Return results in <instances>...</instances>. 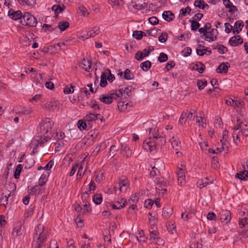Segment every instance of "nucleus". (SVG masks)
Here are the masks:
<instances>
[{
  "mask_svg": "<svg viewBox=\"0 0 248 248\" xmlns=\"http://www.w3.org/2000/svg\"><path fill=\"white\" fill-rule=\"evenodd\" d=\"M53 121L49 118H46L39 124L38 131L41 133V138L38 140L37 146H42L43 144L50 139L49 136L46 135L51 130L53 125Z\"/></svg>",
  "mask_w": 248,
  "mask_h": 248,
  "instance_id": "nucleus-1",
  "label": "nucleus"
},
{
  "mask_svg": "<svg viewBox=\"0 0 248 248\" xmlns=\"http://www.w3.org/2000/svg\"><path fill=\"white\" fill-rule=\"evenodd\" d=\"M47 233V231L45 230L43 225H37L35 228L32 248H42L46 241Z\"/></svg>",
  "mask_w": 248,
  "mask_h": 248,
  "instance_id": "nucleus-2",
  "label": "nucleus"
},
{
  "mask_svg": "<svg viewBox=\"0 0 248 248\" xmlns=\"http://www.w3.org/2000/svg\"><path fill=\"white\" fill-rule=\"evenodd\" d=\"M20 23L23 26L35 27L37 24L36 18L29 12H24Z\"/></svg>",
  "mask_w": 248,
  "mask_h": 248,
  "instance_id": "nucleus-3",
  "label": "nucleus"
},
{
  "mask_svg": "<svg viewBox=\"0 0 248 248\" xmlns=\"http://www.w3.org/2000/svg\"><path fill=\"white\" fill-rule=\"evenodd\" d=\"M129 187L128 180L125 177H121L119 180L118 187H114L115 193L119 195L121 192L125 193Z\"/></svg>",
  "mask_w": 248,
  "mask_h": 248,
  "instance_id": "nucleus-4",
  "label": "nucleus"
},
{
  "mask_svg": "<svg viewBox=\"0 0 248 248\" xmlns=\"http://www.w3.org/2000/svg\"><path fill=\"white\" fill-rule=\"evenodd\" d=\"M158 146L155 140L152 139V137L150 136L148 140L144 141L143 143V147L146 150H150V152L154 151L156 150V147Z\"/></svg>",
  "mask_w": 248,
  "mask_h": 248,
  "instance_id": "nucleus-5",
  "label": "nucleus"
},
{
  "mask_svg": "<svg viewBox=\"0 0 248 248\" xmlns=\"http://www.w3.org/2000/svg\"><path fill=\"white\" fill-rule=\"evenodd\" d=\"M100 116L99 114L95 113H89L84 117V120L87 122L88 125V128H91L93 123L98 119H100L101 121H102V118H99Z\"/></svg>",
  "mask_w": 248,
  "mask_h": 248,
  "instance_id": "nucleus-6",
  "label": "nucleus"
},
{
  "mask_svg": "<svg viewBox=\"0 0 248 248\" xmlns=\"http://www.w3.org/2000/svg\"><path fill=\"white\" fill-rule=\"evenodd\" d=\"M181 168H179L177 171L176 174L178 177V183L179 185L183 186L186 183L185 174L186 172L185 167L181 165Z\"/></svg>",
  "mask_w": 248,
  "mask_h": 248,
  "instance_id": "nucleus-7",
  "label": "nucleus"
},
{
  "mask_svg": "<svg viewBox=\"0 0 248 248\" xmlns=\"http://www.w3.org/2000/svg\"><path fill=\"white\" fill-rule=\"evenodd\" d=\"M220 219L222 222L227 223L231 219V212L228 210H222L220 213Z\"/></svg>",
  "mask_w": 248,
  "mask_h": 248,
  "instance_id": "nucleus-8",
  "label": "nucleus"
},
{
  "mask_svg": "<svg viewBox=\"0 0 248 248\" xmlns=\"http://www.w3.org/2000/svg\"><path fill=\"white\" fill-rule=\"evenodd\" d=\"M121 153L123 156L129 157L131 156L132 152L126 143H122L121 144Z\"/></svg>",
  "mask_w": 248,
  "mask_h": 248,
  "instance_id": "nucleus-9",
  "label": "nucleus"
},
{
  "mask_svg": "<svg viewBox=\"0 0 248 248\" xmlns=\"http://www.w3.org/2000/svg\"><path fill=\"white\" fill-rule=\"evenodd\" d=\"M8 16L14 20H17L20 19L21 20L23 16V14L19 10L15 11L13 9H11L8 12Z\"/></svg>",
  "mask_w": 248,
  "mask_h": 248,
  "instance_id": "nucleus-10",
  "label": "nucleus"
},
{
  "mask_svg": "<svg viewBox=\"0 0 248 248\" xmlns=\"http://www.w3.org/2000/svg\"><path fill=\"white\" fill-rule=\"evenodd\" d=\"M243 42V39L239 35L232 37L229 40V43L232 46H237L242 44Z\"/></svg>",
  "mask_w": 248,
  "mask_h": 248,
  "instance_id": "nucleus-11",
  "label": "nucleus"
},
{
  "mask_svg": "<svg viewBox=\"0 0 248 248\" xmlns=\"http://www.w3.org/2000/svg\"><path fill=\"white\" fill-rule=\"evenodd\" d=\"M100 32V28L97 26H95L89 31L86 33V39L89 37H93L95 35L98 34Z\"/></svg>",
  "mask_w": 248,
  "mask_h": 248,
  "instance_id": "nucleus-12",
  "label": "nucleus"
},
{
  "mask_svg": "<svg viewBox=\"0 0 248 248\" xmlns=\"http://www.w3.org/2000/svg\"><path fill=\"white\" fill-rule=\"evenodd\" d=\"M230 65L228 62H222L217 67L216 71L218 73H226Z\"/></svg>",
  "mask_w": 248,
  "mask_h": 248,
  "instance_id": "nucleus-13",
  "label": "nucleus"
},
{
  "mask_svg": "<svg viewBox=\"0 0 248 248\" xmlns=\"http://www.w3.org/2000/svg\"><path fill=\"white\" fill-rule=\"evenodd\" d=\"M22 233V223L19 222L17 223L16 226L14 228L12 234L14 236H20Z\"/></svg>",
  "mask_w": 248,
  "mask_h": 248,
  "instance_id": "nucleus-14",
  "label": "nucleus"
},
{
  "mask_svg": "<svg viewBox=\"0 0 248 248\" xmlns=\"http://www.w3.org/2000/svg\"><path fill=\"white\" fill-rule=\"evenodd\" d=\"M162 16L164 19L168 22L172 21L175 17L174 15L170 11H164L162 14Z\"/></svg>",
  "mask_w": 248,
  "mask_h": 248,
  "instance_id": "nucleus-15",
  "label": "nucleus"
},
{
  "mask_svg": "<svg viewBox=\"0 0 248 248\" xmlns=\"http://www.w3.org/2000/svg\"><path fill=\"white\" fill-rule=\"evenodd\" d=\"M226 104L228 105H231L233 107H239L240 106H242L244 105V102L242 101H237L232 99H229L226 100Z\"/></svg>",
  "mask_w": 248,
  "mask_h": 248,
  "instance_id": "nucleus-16",
  "label": "nucleus"
},
{
  "mask_svg": "<svg viewBox=\"0 0 248 248\" xmlns=\"http://www.w3.org/2000/svg\"><path fill=\"white\" fill-rule=\"evenodd\" d=\"M51 9L54 12L55 15L57 16L60 13L62 12L66 9V7L63 4L62 6L55 4L52 7Z\"/></svg>",
  "mask_w": 248,
  "mask_h": 248,
  "instance_id": "nucleus-17",
  "label": "nucleus"
},
{
  "mask_svg": "<svg viewBox=\"0 0 248 248\" xmlns=\"http://www.w3.org/2000/svg\"><path fill=\"white\" fill-rule=\"evenodd\" d=\"M170 141L171 142L172 148L175 150H178L180 144L179 139L176 137L173 136L170 140Z\"/></svg>",
  "mask_w": 248,
  "mask_h": 248,
  "instance_id": "nucleus-18",
  "label": "nucleus"
},
{
  "mask_svg": "<svg viewBox=\"0 0 248 248\" xmlns=\"http://www.w3.org/2000/svg\"><path fill=\"white\" fill-rule=\"evenodd\" d=\"M100 100L106 104H109L112 102V98L109 94H102L100 96Z\"/></svg>",
  "mask_w": 248,
  "mask_h": 248,
  "instance_id": "nucleus-19",
  "label": "nucleus"
},
{
  "mask_svg": "<svg viewBox=\"0 0 248 248\" xmlns=\"http://www.w3.org/2000/svg\"><path fill=\"white\" fill-rule=\"evenodd\" d=\"M149 137H152V139L154 140H157V138L161 135H159L158 130L156 129L155 128H149Z\"/></svg>",
  "mask_w": 248,
  "mask_h": 248,
  "instance_id": "nucleus-20",
  "label": "nucleus"
},
{
  "mask_svg": "<svg viewBox=\"0 0 248 248\" xmlns=\"http://www.w3.org/2000/svg\"><path fill=\"white\" fill-rule=\"evenodd\" d=\"M168 183L164 181L163 178L159 179L158 182L156 183V189L157 192L160 193V188H163L164 186H166L168 185Z\"/></svg>",
  "mask_w": 248,
  "mask_h": 248,
  "instance_id": "nucleus-21",
  "label": "nucleus"
},
{
  "mask_svg": "<svg viewBox=\"0 0 248 248\" xmlns=\"http://www.w3.org/2000/svg\"><path fill=\"white\" fill-rule=\"evenodd\" d=\"M194 6L202 9H208L209 5L203 0H197L194 2Z\"/></svg>",
  "mask_w": 248,
  "mask_h": 248,
  "instance_id": "nucleus-22",
  "label": "nucleus"
},
{
  "mask_svg": "<svg viewBox=\"0 0 248 248\" xmlns=\"http://www.w3.org/2000/svg\"><path fill=\"white\" fill-rule=\"evenodd\" d=\"M243 25V22L242 21L239 20L236 21L234 25V28L233 30V33H235V32L236 33H239L242 30V28Z\"/></svg>",
  "mask_w": 248,
  "mask_h": 248,
  "instance_id": "nucleus-23",
  "label": "nucleus"
},
{
  "mask_svg": "<svg viewBox=\"0 0 248 248\" xmlns=\"http://www.w3.org/2000/svg\"><path fill=\"white\" fill-rule=\"evenodd\" d=\"M49 176V172H46L42 174L41 176L39 179L38 184L39 186H44L47 180V178Z\"/></svg>",
  "mask_w": 248,
  "mask_h": 248,
  "instance_id": "nucleus-24",
  "label": "nucleus"
},
{
  "mask_svg": "<svg viewBox=\"0 0 248 248\" xmlns=\"http://www.w3.org/2000/svg\"><path fill=\"white\" fill-rule=\"evenodd\" d=\"M209 184V182L207 177L200 180L197 183V186L200 188H202Z\"/></svg>",
  "mask_w": 248,
  "mask_h": 248,
  "instance_id": "nucleus-25",
  "label": "nucleus"
},
{
  "mask_svg": "<svg viewBox=\"0 0 248 248\" xmlns=\"http://www.w3.org/2000/svg\"><path fill=\"white\" fill-rule=\"evenodd\" d=\"M78 127L80 130H84L88 128V123L84 120V118L83 120H79L78 122Z\"/></svg>",
  "mask_w": 248,
  "mask_h": 248,
  "instance_id": "nucleus-26",
  "label": "nucleus"
},
{
  "mask_svg": "<svg viewBox=\"0 0 248 248\" xmlns=\"http://www.w3.org/2000/svg\"><path fill=\"white\" fill-rule=\"evenodd\" d=\"M193 68L199 73L202 74L204 72L205 66L202 62H199L195 65Z\"/></svg>",
  "mask_w": 248,
  "mask_h": 248,
  "instance_id": "nucleus-27",
  "label": "nucleus"
},
{
  "mask_svg": "<svg viewBox=\"0 0 248 248\" xmlns=\"http://www.w3.org/2000/svg\"><path fill=\"white\" fill-rule=\"evenodd\" d=\"M146 33H145L142 31H135L133 32V37L137 40H141L143 36V35L146 36Z\"/></svg>",
  "mask_w": 248,
  "mask_h": 248,
  "instance_id": "nucleus-28",
  "label": "nucleus"
},
{
  "mask_svg": "<svg viewBox=\"0 0 248 248\" xmlns=\"http://www.w3.org/2000/svg\"><path fill=\"white\" fill-rule=\"evenodd\" d=\"M123 91L122 89L114 91L113 92L111 93H109V95L110 97L112 98L113 99H117L118 98H119L122 96Z\"/></svg>",
  "mask_w": 248,
  "mask_h": 248,
  "instance_id": "nucleus-29",
  "label": "nucleus"
},
{
  "mask_svg": "<svg viewBox=\"0 0 248 248\" xmlns=\"http://www.w3.org/2000/svg\"><path fill=\"white\" fill-rule=\"evenodd\" d=\"M152 65V63L149 61H146L140 64V67L144 71H147L151 68Z\"/></svg>",
  "mask_w": 248,
  "mask_h": 248,
  "instance_id": "nucleus-30",
  "label": "nucleus"
},
{
  "mask_svg": "<svg viewBox=\"0 0 248 248\" xmlns=\"http://www.w3.org/2000/svg\"><path fill=\"white\" fill-rule=\"evenodd\" d=\"M239 237L240 239H246L248 237V228H244L242 230L238 231Z\"/></svg>",
  "mask_w": 248,
  "mask_h": 248,
  "instance_id": "nucleus-31",
  "label": "nucleus"
},
{
  "mask_svg": "<svg viewBox=\"0 0 248 248\" xmlns=\"http://www.w3.org/2000/svg\"><path fill=\"white\" fill-rule=\"evenodd\" d=\"M101 80H100V85L102 87H105L107 84V77L106 76V73L104 72H103L101 75L100 77Z\"/></svg>",
  "mask_w": 248,
  "mask_h": 248,
  "instance_id": "nucleus-32",
  "label": "nucleus"
},
{
  "mask_svg": "<svg viewBox=\"0 0 248 248\" xmlns=\"http://www.w3.org/2000/svg\"><path fill=\"white\" fill-rule=\"evenodd\" d=\"M45 108L50 111H54L55 109L58 108L57 105L56 103H53L52 102L49 103H46L44 105Z\"/></svg>",
  "mask_w": 248,
  "mask_h": 248,
  "instance_id": "nucleus-33",
  "label": "nucleus"
},
{
  "mask_svg": "<svg viewBox=\"0 0 248 248\" xmlns=\"http://www.w3.org/2000/svg\"><path fill=\"white\" fill-rule=\"evenodd\" d=\"M20 4L32 6L35 3V0H17Z\"/></svg>",
  "mask_w": 248,
  "mask_h": 248,
  "instance_id": "nucleus-34",
  "label": "nucleus"
},
{
  "mask_svg": "<svg viewBox=\"0 0 248 248\" xmlns=\"http://www.w3.org/2000/svg\"><path fill=\"white\" fill-rule=\"evenodd\" d=\"M82 64L83 65V68L88 72H89V70L91 68L92 66V62L90 60L86 61L85 60H83L82 62Z\"/></svg>",
  "mask_w": 248,
  "mask_h": 248,
  "instance_id": "nucleus-35",
  "label": "nucleus"
},
{
  "mask_svg": "<svg viewBox=\"0 0 248 248\" xmlns=\"http://www.w3.org/2000/svg\"><path fill=\"white\" fill-rule=\"evenodd\" d=\"M235 177L242 180H247L248 179V172L246 173L244 171H241L236 173Z\"/></svg>",
  "mask_w": 248,
  "mask_h": 248,
  "instance_id": "nucleus-36",
  "label": "nucleus"
},
{
  "mask_svg": "<svg viewBox=\"0 0 248 248\" xmlns=\"http://www.w3.org/2000/svg\"><path fill=\"white\" fill-rule=\"evenodd\" d=\"M93 201L95 204L99 205L101 204L102 202V196L101 194H95L93 198Z\"/></svg>",
  "mask_w": 248,
  "mask_h": 248,
  "instance_id": "nucleus-37",
  "label": "nucleus"
},
{
  "mask_svg": "<svg viewBox=\"0 0 248 248\" xmlns=\"http://www.w3.org/2000/svg\"><path fill=\"white\" fill-rule=\"evenodd\" d=\"M134 75L131 72V71L127 68L124 72V78L127 80H130L134 78Z\"/></svg>",
  "mask_w": 248,
  "mask_h": 248,
  "instance_id": "nucleus-38",
  "label": "nucleus"
},
{
  "mask_svg": "<svg viewBox=\"0 0 248 248\" xmlns=\"http://www.w3.org/2000/svg\"><path fill=\"white\" fill-rule=\"evenodd\" d=\"M69 25L68 22L63 21L59 22L58 27L61 31H64L69 27Z\"/></svg>",
  "mask_w": 248,
  "mask_h": 248,
  "instance_id": "nucleus-39",
  "label": "nucleus"
},
{
  "mask_svg": "<svg viewBox=\"0 0 248 248\" xmlns=\"http://www.w3.org/2000/svg\"><path fill=\"white\" fill-rule=\"evenodd\" d=\"M105 72L106 73L107 79L109 82H112L115 80L114 75L111 73V71L109 69H107Z\"/></svg>",
  "mask_w": 248,
  "mask_h": 248,
  "instance_id": "nucleus-40",
  "label": "nucleus"
},
{
  "mask_svg": "<svg viewBox=\"0 0 248 248\" xmlns=\"http://www.w3.org/2000/svg\"><path fill=\"white\" fill-rule=\"evenodd\" d=\"M189 22L191 23V29L192 31H196L200 26L199 23L196 20L190 19Z\"/></svg>",
  "mask_w": 248,
  "mask_h": 248,
  "instance_id": "nucleus-41",
  "label": "nucleus"
},
{
  "mask_svg": "<svg viewBox=\"0 0 248 248\" xmlns=\"http://www.w3.org/2000/svg\"><path fill=\"white\" fill-rule=\"evenodd\" d=\"M240 131L242 135L248 137V124L243 123Z\"/></svg>",
  "mask_w": 248,
  "mask_h": 248,
  "instance_id": "nucleus-42",
  "label": "nucleus"
},
{
  "mask_svg": "<svg viewBox=\"0 0 248 248\" xmlns=\"http://www.w3.org/2000/svg\"><path fill=\"white\" fill-rule=\"evenodd\" d=\"M239 225L240 227L243 229V228H248V223L247 222V218L243 217L239 220Z\"/></svg>",
  "mask_w": 248,
  "mask_h": 248,
  "instance_id": "nucleus-43",
  "label": "nucleus"
},
{
  "mask_svg": "<svg viewBox=\"0 0 248 248\" xmlns=\"http://www.w3.org/2000/svg\"><path fill=\"white\" fill-rule=\"evenodd\" d=\"M207 84V82L205 79L198 80L197 81V86L200 90H202Z\"/></svg>",
  "mask_w": 248,
  "mask_h": 248,
  "instance_id": "nucleus-44",
  "label": "nucleus"
},
{
  "mask_svg": "<svg viewBox=\"0 0 248 248\" xmlns=\"http://www.w3.org/2000/svg\"><path fill=\"white\" fill-rule=\"evenodd\" d=\"M128 103H125L124 102L121 101L118 103V108L121 111H125L127 108Z\"/></svg>",
  "mask_w": 248,
  "mask_h": 248,
  "instance_id": "nucleus-45",
  "label": "nucleus"
},
{
  "mask_svg": "<svg viewBox=\"0 0 248 248\" xmlns=\"http://www.w3.org/2000/svg\"><path fill=\"white\" fill-rule=\"evenodd\" d=\"M239 131L235 132V131L232 132V136L234 143L238 144L240 142L241 140L239 136Z\"/></svg>",
  "mask_w": 248,
  "mask_h": 248,
  "instance_id": "nucleus-46",
  "label": "nucleus"
},
{
  "mask_svg": "<svg viewBox=\"0 0 248 248\" xmlns=\"http://www.w3.org/2000/svg\"><path fill=\"white\" fill-rule=\"evenodd\" d=\"M236 122L237 123L236 125L232 129V132L235 131V132H238V130H241L243 122L240 121V120L238 118L237 119Z\"/></svg>",
  "mask_w": 248,
  "mask_h": 248,
  "instance_id": "nucleus-47",
  "label": "nucleus"
},
{
  "mask_svg": "<svg viewBox=\"0 0 248 248\" xmlns=\"http://www.w3.org/2000/svg\"><path fill=\"white\" fill-rule=\"evenodd\" d=\"M145 52H143V51L142 52L141 51H138L135 55V58L137 61H141L144 59V57H146L144 56Z\"/></svg>",
  "mask_w": 248,
  "mask_h": 248,
  "instance_id": "nucleus-48",
  "label": "nucleus"
},
{
  "mask_svg": "<svg viewBox=\"0 0 248 248\" xmlns=\"http://www.w3.org/2000/svg\"><path fill=\"white\" fill-rule=\"evenodd\" d=\"M22 169V166L21 164H18L16 169L14 173V177L15 179H18L19 177L21 171Z\"/></svg>",
  "mask_w": 248,
  "mask_h": 248,
  "instance_id": "nucleus-49",
  "label": "nucleus"
},
{
  "mask_svg": "<svg viewBox=\"0 0 248 248\" xmlns=\"http://www.w3.org/2000/svg\"><path fill=\"white\" fill-rule=\"evenodd\" d=\"M41 186H39V185H38V186H35L31 187L30 189V193H31L32 194H36L37 193H38L39 194V192L42 190V188H41Z\"/></svg>",
  "mask_w": 248,
  "mask_h": 248,
  "instance_id": "nucleus-50",
  "label": "nucleus"
},
{
  "mask_svg": "<svg viewBox=\"0 0 248 248\" xmlns=\"http://www.w3.org/2000/svg\"><path fill=\"white\" fill-rule=\"evenodd\" d=\"M186 113L185 112H182L179 121V124L182 125L186 124Z\"/></svg>",
  "mask_w": 248,
  "mask_h": 248,
  "instance_id": "nucleus-51",
  "label": "nucleus"
},
{
  "mask_svg": "<svg viewBox=\"0 0 248 248\" xmlns=\"http://www.w3.org/2000/svg\"><path fill=\"white\" fill-rule=\"evenodd\" d=\"M168 60V56L167 54L163 52L160 53L159 57H158V61L160 62H166Z\"/></svg>",
  "mask_w": 248,
  "mask_h": 248,
  "instance_id": "nucleus-52",
  "label": "nucleus"
},
{
  "mask_svg": "<svg viewBox=\"0 0 248 248\" xmlns=\"http://www.w3.org/2000/svg\"><path fill=\"white\" fill-rule=\"evenodd\" d=\"M191 248H202V245L200 241H193L190 244Z\"/></svg>",
  "mask_w": 248,
  "mask_h": 248,
  "instance_id": "nucleus-53",
  "label": "nucleus"
},
{
  "mask_svg": "<svg viewBox=\"0 0 248 248\" xmlns=\"http://www.w3.org/2000/svg\"><path fill=\"white\" fill-rule=\"evenodd\" d=\"M158 232L155 230H153L152 231H150V240L152 241V242H154L156 237L157 236Z\"/></svg>",
  "mask_w": 248,
  "mask_h": 248,
  "instance_id": "nucleus-54",
  "label": "nucleus"
},
{
  "mask_svg": "<svg viewBox=\"0 0 248 248\" xmlns=\"http://www.w3.org/2000/svg\"><path fill=\"white\" fill-rule=\"evenodd\" d=\"M139 199V194H135L134 195H133L131 197L130 199L128 200V202L129 203H136L138 202Z\"/></svg>",
  "mask_w": 248,
  "mask_h": 248,
  "instance_id": "nucleus-55",
  "label": "nucleus"
},
{
  "mask_svg": "<svg viewBox=\"0 0 248 248\" xmlns=\"http://www.w3.org/2000/svg\"><path fill=\"white\" fill-rule=\"evenodd\" d=\"M10 196V193L7 195H3L2 194L0 199L1 202H3V204L6 205L8 204V198Z\"/></svg>",
  "mask_w": 248,
  "mask_h": 248,
  "instance_id": "nucleus-56",
  "label": "nucleus"
},
{
  "mask_svg": "<svg viewBox=\"0 0 248 248\" xmlns=\"http://www.w3.org/2000/svg\"><path fill=\"white\" fill-rule=\"evenodd\" d=\"M217 49L218 52L222 54H225L228 51V48L222 45H218Z\"/></svg>",
  "mask_w": 248,
  "mask_h": 248,
  "instance_id": "nucleus-57",
  "label": "nucleus"
},
{
  "mask_svg": "<svg viewBox=\"0 0 248 248\" xmlns=\"http://www.w3.org/2000/svg\"><path fill=\"white\" fill-rule=\"evenodd\" d=\"M152 170L150 171V175L151 177H154L158 175L160 173V171L155 167H152Z\"/></svg>",
  "mask_w": 248,
  "mask_h": 248,
  "instance_id": "nucleus-58",
  "label": "nucleus"
},
{
  "mask_svg": "<svg viewBox=\"0 0 248 248\" xmlns=\"http://www.w3.org/2000/svg\"><path fill=\"white\" fill-rule=\"evenodd\" d=\"M168 38V34L166 32H162L158 37V40L161 43L165 42Z\"/></svg>",
  "mask_w": 248,
  "mask_h": 248,
  "instance_id": "nucleus-59",
  "label": "nucleus"
},
{
  "mask_svg": "<svg viewBox=\"0 0 248 248\" xmlns=\"http://www.w3.org/2000/svg\"><path fill=\"white\" fill-rule=\"evenodd\" d=\"M203 46H202L201 45H199V47L196 48V52L198 55L203 56L205 53V51L207 50V49H201V47H203Z\"/></svg>",
  "mask_w": 248,
  "mask_h": 248,
  "instance_id": "nucleus-60",
  "label": "nucleus"
},
{
  "mask_svg": "<svg viewBox=\"0 0 248 248\" xmlns=\"http://www.w3.org/2000/svg\"><path fill=\"white\" fill-rule=\"evenodd\" d=\"M175 66V62L172 61H169L164 69L166 70V71H169L171 68Z\"/></svg>",
  "mask_w": 248,
  "mask_h": 248,
  "instance_id": "nucleus-61",
  "label": "nucleus"
},
{
  "mask_svg": "<svg viewBox=\"0 0 248 248\" xmlns=\"http://www.w3.org/2000/svg\"><path fill=\"white\" fill-rule=\"evenodd\" d=\"M74 86L72 85L70 86H66L63 89V92L65 94H69L70 93H73L74 92L73 89Z\"/></svg>",
  "mask_w": 248,
  "mask_h": 248,
  "instance_id": "nucleus-62",
  "label": "nucleus"
},
{
  "mask_svg": "<svg viewBox=\"0 0 248 248\" xmlns=\"http://www.w3.org/2000/svg\"><path fill=\"white\" fill-rule=\"evenodd\" d=\"M158 146H161L166 142L165 138L160 136L155 140Z\"/></svg>",
  "mask_w": 248,
  "mask_h": 248,
  "instance_id": "nucleus-63",
  "label": "nucleus"
},
{
  "mask_svg": "<svg viewBox=\"0 0 248 248\" xmlns=\"http://www.w3.org/2000/svg\"><path fill=\"white\" fill-rule=\"evenodd\" d=\"M154 202L151 199H147L144 202V206L148 209L151 208Z\"/></svg>",
  "mask_w": 248,
  "mask_h": 248,
  "instance_id": "nucleus-64",
  "label": "nucleus"
}]
</instances>
